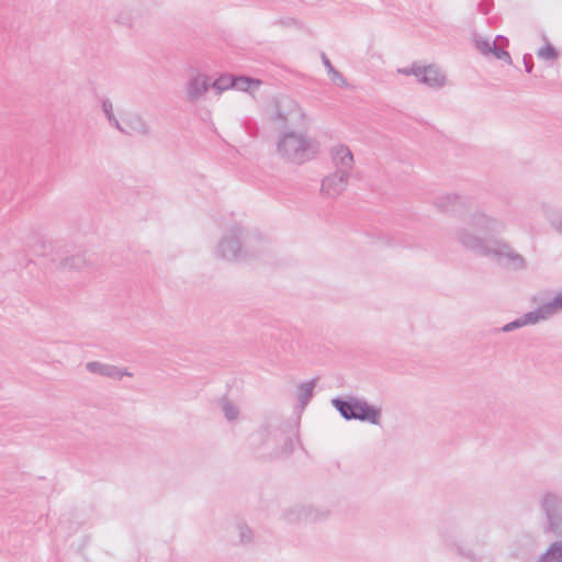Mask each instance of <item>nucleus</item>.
<instances>
[{"label":"nucleus","mask_w":562,"mask_h":562,"mask_svg":"<svg viewBox=\"0 0 562 562\" xmlns=\"http://www.w3.org/2000/svg\"><path fill=\"white\" fill-rule=\"evenodd\" d=\"M554 306V310H557L558 307L562 306V296L561 297H558L554 303L549 306L548 308H552Z\"/></svg>","instance_id":"nucleus-11"},{"label":"nucleus","mask_w":562,"mask_h":562,"mask_svg":"<svg viewBox=\"0 0 562 562\" xmlns=\"http://www.w3.org/2000/svg\"><path fill=\"white\" fill-rule=\"evenodd\" d=\"M331 159L337 172L333 177H327L322 184L323 191L328 195L338 194L344 189L348 172L353 164L351 151L344 145H338L333 149Z\"/></svg>","instance_id":"nucleus-1"},{"label":"nucleus","mask_w":562,"mask_h":562,"mask_svg":"<svg viewBox=\"0 0 562 562\" xmlns=\"http://www.w3.org/2000/svg\"><path fill=\"white\" fill-rule=\"evenodd\" d=\"M538 54L540 57H542L544 59H552V58L557 57V53H555L554 48L550 45L542 47Z\"/></svg>","instance_id":"nucleus-9"},{"label":"nucleus","mask_w":562,"mask_h":562,"mask_svg":"<svg viewBox=\"0 0 562 562\" xmlns=\"http://www.w3.org/2000/svg\"><path fill=\"white\" fill-rule=\"evenodd\" d=\"M416 77L419 78L420 81L426 83H439L440 82V75L438 70L431 66L419 68L414 71Z\"/></svg>","instance_id":"nucleus-4"},{"label":"nucleus","mask_w":562,"mask_h":562,"mask_svg":"<svg viewBox=\"0 0 562 562\" xmlns=\"http://www.w3.org/2000/svg\"><path fill=\"white\" fill-rule=\"evenodd\" d=\"M226 415H228L231 418L233 417V412H226Z\"/></svg>","instance_id":"nucleus-12"},{"label":"nucleus","mask_w":562,"mask_h":562,"mask_svg":"<svg viewBox=\"0 0 562 562\" xmlns=\"http://www.w3.org/2000/svg\"><path fill=\"white\" fill-rule=\"evenodd\" d=\"M232 86L239 90H246V91H255L259 88L260 81L249 79L246 77H239L236 78L234 81H232Z\"/></svg>","instance_id":"nucleus-5"},{"label":"nucleus","mask_w":562,"mask_h":562,"mask_svg":"<svg viewBox=\"0 0 562 562\" xmlns=\"http://www.w3.org/2000/svg\"><path fill=\"white\" fill-rule=\"evenodd\" d=\"M335 407L347 418H356L368 420L372 424H378L380 419V412L367 403L362 402H342L339 400L334 401Z\"/></svg>","instance_id":"nucleus-2"},{"label":"nucleus","mask_w":562,"mask_h":562,"mask_svg":"<svg viewBox=\"0 0 562 562\" xmlns=\"http://www.w3.org/2000/svg\"><path fill=\"white\" fill-rule=\"evenodd\" d=\"M226 415H228L231 418L233 417V412H226Z\"/></svg>","instance_id":"nucleus-13"},{"label":"nucleus","mask_w":562,"mask_h":562,"mask_svg":"<svg viewBox=\"0 0 562 562\" xmlns=\"http://www.w3.org/2000/svg\"><path fill=\"white\" fill-rule=\"evenodd\" d=\"M279 150L295 161H303L313 154V149L305 139L295 134L285 135L279 144Z\"/></svg>","instance_id":"nucleus-3"},{"label":"nucleus","mask_w":562,"mask_h":562,"mask_svg":"<svg viewBox=\"0 0 562 562\" xmlns=\"http://www.w3.org/2000/svg\"><path fill=\"white\" fill-rule=\"evenodd\" d=\"M540 562H562V548L553 546L541 559Z\"/></svg>","instance_id":"nucleus-6"},{"label":"nucleus","mask_w":562,"mask_h":562,"mask_svg":"<svg viewBox=\"0 0 562 562\" xmlns=\"http://www.w3.org/2000/svg\"><path fill=\"white\" fill-rule=\"evenodd\" d=\"M494 54L499 59H505L507 61H510V57L507 52L494 49Z\"/></svg>","instance_id":"nucleus-10"},{"label":"nucleus","mask_w":562,"mask_h":562,"mask_svg":"<svg viewBox=\"0 0 562 562\" xmlns=\"http://www.w3.org/2000/svg\"><path fill=\"white\" fill-rule=\"evenodd\" d=\"M540 317L537 316V315H533V314H528L525 316L524 319L519 321V322H515V323H512V324H507L505 327H504V330H510L512 328H515V327H518V326H524V325H527V324H533L536 323Z\"/></svg>","instance_id":"nucleus-8"},{"label":"nucleus","mask_w":562,"mask_h":562,"mask_svg":"<svg viewBox=\"0 0 562 562\" xmlns=\"http://www.w3.org/2000/svg\"><path fill=\"white\" fill-rule=\"evenodd\" d=\"M206 80L203 77H199L193 81L192 87L190 89V94L193 98H196L199 94L203 93L206 90Z\"/></svg>","instance_id":"nucleus-7"}]
</instances>
